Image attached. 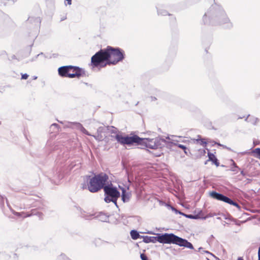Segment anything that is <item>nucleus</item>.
Returning a JSON list of instances; mask_svg holds the SVG:
<instances>
[{
    "mask_svg": "<svg viewBox=\"0 0 260 260\" xmlns=\"http://www.w3.org/2000/svg\"><path fill=\"white\" fill-rule=\"evenodd\" d=\"M125 58V52L121 48L110 46L101 49L91 58L90 65L94 68H104L107 65H115Z\"/></svg>",
    "mask_w": 260,
    "mask_h": 260,
    "instance_id": "obj_1",
    "label": "nucleus"
},
{
    "mask_svg": "<svg viewBox=\"0 0 260 260\" xmlns=\"http://www.w3.org/2000/svg\"><path fill=\"white\" fill-rule=\"evenodd\" d=\"M206 25H221L225 28H231L233 23L222 7L217 4L212 5L203 17Z\"/></svg>",
    "mask_w": 260,
    "mask_h": 260,
    "instance_id": "obj_2",
    "label": "nucleus"
},
{
    "mask_svg": "<svg viewBox=\"0 0 260 260\" xmlns=\"http://www.w3.org/2000/svg\"><path fill=\"white\" fill-rule=\"evenodd\" d=\"M155 237L148 236H143V241L145 243H155L158 242L162 244H174L181 247H184L190 249H193L192 244L187 240L179 237L173 233H157Z\"/></svg>",
    "mask_w": 260,
    "mask_h": 260,
    "instance_id": "obj_3",
    "label": "nucleus"
},
{
    "mask_svg": "<svg viewBox=\"0 0 260 260\" xmlns=\"http://www.w3.org/2000/svg\"><path fill=\"white\" fill-rule=\"evenodd\" d=\"M85 178L88 179L87 189L92 193L98 192L104 189L109 180L108 175L105 173L95 174L92 177L87 175Z\"/></svg>",
    "mask_w": 260,
    "mask_h": 260,
    "instance_id": "obj_4",
    "label": "nucleus"
},
{
    "mask_svg": "<svg viewBox=\"0 0 260 260\" xmlns=\"http://www.w3.org/2000/svg\"><path fill=\"white\" fill-rule=\"evenodd\" d=\"M58 75L61 77L70 78H78L85 76V71L79 67L74 66H64L58 69Z\"/></svg>",
    "mask_w": 260,
    "mask_h": 260,
    "instance_id": "obj_5",
    "label": "nucleus"
},
{
    "mask_svg": "<svg viewBox=\"0 0 260 260\" xmlns=\"http://www.w3.org/2000/svg\"><path fill=\"white\" fill-rule=\"evenodd\" d=\"M103 189L105 202L107 203L112 202L117 208H118L117 201L120 197V193L117 187L114 186L112 183L110 182V183H106Z\"/></svg>",
    "mask_w": 260,
    "mask_h": 260,
    "instance_id": "obj_6",
    "label": "nucleus"
},
{
    "mask_svg": "<svg viewBox=\"0 0 260 260\" xmlns=\"http://www.w3.org/2000/svg\"><path fill=\"white\" fill-rule=\"evenodd\" d=\"M167 142L166 140L159 137L154 139L141 138L139 141V145L144 146L148 148L156 149L162 148L166 145H167Z\"/></svg>",
    "mask_w": 260,
    "mask_h": 260,
    "instance_id": "obj_7",
    "label": "nucleus"
},
{
    "mask_svg": "<svg viewBox=\"0 0 260 260\" xmlns=\"http://www.w3.org/2000/svg\"><path fill=\"white\" fill-rule=\"evenodd\" d=\"M114 138L117 141L122 145H133L134 144H137L139 145V141L141 140V138H140L137 135H133L132 136H123L121 134H116L114 136Z\"/></svg>",
    "mask_w": 260,
    "mask_h": 260,
    "instance_id": "obj_8",
    "label": "nucleus"
},
{
    "mask_svg": "<svg viewBox=\"0 0 260 260\" xmlns=\"http://www.w3.org/2000/svg\"><path fill=\"white\" fill-rule=\"evenodd\" d=\"M171 137H170L169 136L166 137V139L168 140V141L167 142V146H172V145L177 146L178 147L182 149L183 150H187V147L182 144H180L177 143H175L176 142H177L178 141L177 140L173 139V138L176 137V136H171Z\"/></svg>",
    "mask_w": 260,
    "mask_h": 260,
    "instance_id": "obj_9",
    "label": "nucleus"
},
{
    "mask_svg": "<svg viewBox=\"0 0 260 260\" xmlns=\"http://www.w3.org/2000/svg\"><path fill=\"white\" fill-rule=\"evenodd\" d=\"M210 196L217 200L226 202L228 197L224 196V194L217 192L216 191H212L210 193Z\"/></svg>",
    "mask_w": 260,
    "mask_h": 260,
    "instance_id": "obj_10",
    "label": "nucleus"
},
{
    "mask_svg": "<svg viewBox=\"0 0 260 260\" xmlns=\"http://www.w3.org/2000/svg\"><path fill=\"white\" fill-rule=\"evenodd\" d=\"M73 125V127L82 133L87 136H91V134L83 126V125L79 122H70Z\"/></svg>",
    "mask_w": 260,
    "mask_h": 260,
    "instance_id": "obj_11",
    "label": "nucleus"
},
{
    "mask_svg": "<svg viewBox=\"0 0 260 260\" xmlns=\"http://www.w3.org/2000/svg\"><path fill=\"white\" fill-rule=\"evenodd\" d=\"M122 193H121V200L123 203L128 202L131 198V193L126 192L124 188H121Z\"/></svg>",
    "mask_w": 260,
    "mask_h": 260,
    "instance_id": "obj_12",
    "label": "nucleus"
},
{
    "mask_svg": "<svg viewBox=\"0 0 260 260\" xmlns=\"http://www.w3.org/2000/svg\"><path fill=\"white\" fill-rule=\"evenodd\" d=\"M29 23H34V25L37 27L40 26L41 24V19L39 17H29L27 20Z\"/></svg>",
    "mask_w": 260,
    "mask_h": 260,
    "instance_id": "obj_13",
    "label": "nucleus"
},
{
    "mask_svg": "<svg viewBox=\"0 0 260 260\" xmlns=\"http://www.w3.org/2000/svg\"><path fill=\"white\" fill-rule=\"evenodd\" d=\"M208 156L209 158L208 160V161H212V163L214 164L216 167H218L219 166L218 160L213 153L208 152Z\"/></svg>",
    "mask_w": 260,
    "mask_h": 260,
    "instance_id": "obj_14",
    "label": "nucleus"
},
{
    "mask_svg": "<svg viewBox=\"0 0 260 260\" xmlns=\"http://www.w3.org/2000/svg\"><path fill=\"white\" fill-rule=\"evenodd\" d=\"M156 9L158 15L173 16V14H170L166 10L157 7Z\"/></svg>",
    "mask_w": 260,
    "mask_h": 260,
    "instance_id": "obj_15",
    "label": "nucleus"
},
{
    "mask_svg": "<svg viewBox=\"0 0 260 260\" xmlns=\"http://www.w3.org/2000/svg\"><path fill=\"white\" fill-rule=\"evenodd\" d=\"M245 120L253 125H256L259 121L258 118L250 115H248Z\"/></svg>",
    "mask_w": 260,
    "mask_h": 260,
    "instance_id": "obj_16",
    "label": "nucleus"
},
{
    "mask_svg": "<svg viewBox=\"0 0 260 260\" xmlns=\"http://www.w3.org/2000/svg\"><path fill=\"white\" fill-rule=\"evenodd\" d=\"M96 217L101 221L107 222L108 220L109 216L104 213L100 212L96 216Z\"/></svg>",
    "mask_w": 260,
    "mask_h": 260,
    "instance_id": "obj_17",
    "label": "nucleus"
},
{
    "mask_svg": "<svg viewBox=\"0 0 260 260\" xmlns=\"http://www.w3.org/2000/svg\"><path fill=\"white\" fill-rule=\"evenodd\" d=\"M130 235L131 236V238L133 240H137L140 237H142L143 236H141L139 233V232L135 230H132L130 232Z\"/></svg>",
    "mask_w": 260,
    "mask_h": 260,
    "instance_id": "obj_18",
    "label": "nucleus"
},
{
    "mask_svg": "<svg viewBox=\"0 0 260 260\" xmlns=\"http://www.w3.org/2000/svg\"><path fill=\"white\" fill-rule=\"evenodd\" d=\"M202 214V211H200L197 214H195V215L192 214V219H206L209 217V216H201Z\"/></svg>",
    "mask_w": 260,
    "mask_h": 260,
    "instance_id": "obj_19",
    "label": "nucleus"
},
{
    "mask_svg": "<svg viewBox=\"0 0 260 260\" xmlns=\"http://www.w3.org/2000/svg\"><path fill=\"white\" fill-rule=\"evenodd\" d=\"M226 203H228L230 205H232L235 207H236L238 209H240L241 207L235 201H233L230 198H228L226 201L225 202Z\"/></svg>",
    "mask_w": 260,
    "mask_h": 260,
    "instance_id": "obj_20",
    "label": "nucleus"
},
{
    "mask_svg": "<svg viewBox=\"0 0 260 260\" xmlns=\"http://www.w3.org/2000/svg\"><path fill=\"white\" fill-rule=\"evenodd\" d=\"M226 203H228L230 205H232L235 207H236L238 209H240L241 207L235 201H233L230 198H228L226 201L225 202Z\"/></svg>",
    "mask_w": 260,
    "mask_h": 260,
    "instance_id": "obj_21",
    "label": "nucleus"
},
{
    "mask_svg": "<svg viewBox=\"0 0 260 260\" xmlns=\"http://www.w3.org/2000/svg\"><path fill=\"white\" fill-rule=\"evenodd\" d=\"M233 163L232 165L231 171L233 172H237L238 170H240V169L237 166L236 164L233 160H232Z\"/></svg>",
    "mask_w": 260,
    "mask_h": 260,
    "instance_id": "obj_22",
    "label": "nucleus"
},
{
    "mask_svg": "<svg viewBox=\"0 0 260 260\" xmlns=\"http://www.w3.org/2000/svg\"><path fill=\"white\" fill-rule=\"evenodd\" d=\"M253 152L255 154V157L260 160V148L254 149Z\"/></svg>",
    "mask_w": 260,
    "mask_h": 260,
    "instance_id": "obj_23",
    "label": "nucleus"
},
{
    "mask_svg": "<svg viewBox=\"0 0 260 260\" xmlns=\"http://www.w3.org/2000/svg\"><path fill=\"white\" fill-rule=\"evenodd\" d=\"M90 136L93 137L96 140L102 141L103 140V137L101 134H97L96 135H91Z\"/></svg>",
    "mask_w": 260,
    "mask_h": 260,
    "instance_id": "obj_24",
    "label": "nucleus"
},
{
    "mask_svg": "<svg viewBox=\"0 0 260 260\" xmlns=\"http://www.w3.org/2000/svg\"><path fill=\"white\" fill-rule=\"evenodd\" d=\"M107 129L110 131L112 134H116L117 131V129L114 126H108Z\"/></svg>",
    "mask_w": 260,
    "mask_h": 260,
    "instance_id": "obj_25",
    "label": "nucleus"
},
{
    "mask_svg": "<svg viewBox=\"0 0 260 260\" xmlns=\"http://www.w3.org/2000/svg\"><path fill=\"white\" fill-rule=\"evenodd\" d=\"M58 260H71L69 258L67 257L64 254H61L58 257Z\"/></svg>",
    "mask_w": 260,
    "mask_h": 260,
    "instance_id": "obj_26",
    "label": "nucleus"
},
{
    "mask_svg": "<svg viewBox=\"0 0 260 260\" xmlns=\"http://www.w3.org/2000/svg\"><path fill=\"white\" fill-rule=\"evenodd\" d=\"M106 129H107V128H106L104 126H100L97 129V134H102L103 133H104L105 132V130Z\"/></svg>",
    "mask_w": 260,
    "mask_h": 260,
    "instance_id": "obj_27",
    "label": "nucleus"
},
{
    "mask_svg": "<svg viewBox=\"0 0 260 260\" xmlns=\"http://www.w3.org/2000/svg\"><path fill=\"white\" fill-rule=\"evenodd\" d=\"M179 214L180 215H182L183 216H185L186 218L192 219V214H185L182 212H178Z\"/></svg>",
    "mask_w": 260,
    "mask_h": 260,
    "instance_id": "obj_28",
    "label": "nucleus"
},
{
    "mask_svg": "<svg viewBox=\"0 0 260 260\" xmlns=\"http://www.w3.org/2000/svg\"><path fill=\"white\" fill-rule=\"evenodd\" d=\"M196 141L200 142V144L203 146H206L207 144V143L203 139H197Z\"/></svg>",
    "mask_w": 260,
    "mask_h": 260,
    "instance_id": "obj_29",
    "label": "nucleus"
},
{
    "mask_svg": "<svg viewBox=\"0 0 260 260\" xmlns=\"http://www.w3.org/2000/svg\"><path fill=\"white\" fill-rule=\"evenodd\" d=\"M86 179V183H82L81 184V188L83 189H87L88 186V179Z\"/></svg>",
    "mask_w": 260,
    "mask_h": 260,
    "instance_id": "obj_30",
    "label": "nucleus"
},
{
    "mask_svg": "<svg viewBox=\"0 0 260 260\" xmlns=\"http://www.w3.org/2000/svg\"><path fill=\"white\" fill-rule=\"evenodd\" d=\"M140 257L142 260H148L147 256L144 253H141L140 254Z\"/></svg>",
    "mask_w": 260,
    "mask_h": 260,
    "instance_id": "obj_31",
    "label": "nucleus"
},
{
    "mask_svg": "<svg viewBox=\"0 0 260 260\" xmlns=\"http://www.w3.org/2000/svg\"><path fill=\"white\" fill-rule=\"evenodd\" d=\"M37 212L38 211L36 210V209H32L30 212L31 216L36 215L37 214Z\"/></svg>",
    "mask_w": 260,
    "mask_h": 260,
    "instance_id": "obj_32",
    "label": "nucleus"
},
{
    "mask_svg": "<svg viewBox=\"0 0 260 260\" xmlns=\"http://www.w3.org/2000/svg\"><path fill=\"white\" fill-rule=\"evenodd\" d=\"M28 77V75L26 73L21 74V79H26Z\"/></svg>",
    "mask_w": 260,
    "mask_h": 260,
    "instance_id": "obj_33",
    "label": "nucleus"
},
{
    "mask_svg": "<svg viewBox=\"0 0 260 260\" xmlns=\"http://www.w3.org/2000/svg\"><path fill=\"white\" fill-rule=\"evenodd\" d=\"M36 215L39 217L40 219H42L43 218V214L41 212H38Z\"/></svg>",
    "mask_w": 260,
    "mask_h": 260,
    "instance_id": "obj_34",
    "label": "nucleus"
},
{
    "mask_svg": "<svg viewBox=\"0 0 260 260\" xmlns=\"http://www.w3.org/2000/svg\"><path fill=\"white\" fill-rule=\"evenodd\" d=\"M58 126H59V125L57 123H53L51 125L50 128H52L54 127V128H56L57 129H58Z\"/></svg>",
    "mask_w": 260,
    "mask_h": 260,
    "instance_id": "obj_35",
    "label": "nucleus"
},
{
    "mask_svg": "<svg viewBox=\"0 0 260 260\" xmlns=\"http://www.w3.org/2000/svg\"><path fill=\"white\" fill-rule=\"evenodd\" d=\"M46 147L47 148H52V147H53L52 142L50 141L47 142Z\"/></svg>",
    "mask_w": 260,
    "mask_h": 260,
    "instance_id": "obj_36",
    "label": "nucleus"
},
{
    "mask_svg": "<svg viewBox=\"0 0 260 260\" xmlns=\"http://www.w3.org/2000/svg\"><path fill=\"white\" fill-rule=\"evenodd\" d=\"M22 213H24V212H21V213H20V212H13V214L17 216H20V215Z\"/></svg>",
    "mask_w": 260,
    "mask_h": 260,
    "instance_id": "obj_37",
    "label": "nucleus"
},
{
    "mask_svg": "<svg viewBox=\"0 0 260 260\" xmlns=\"http://www.w3.org/2000/svg\"><path fill=\"white\" fill-rule=\"evenodd\" d=\"M23 214H25V215H24L25 217H27L31 216V214H30V212H29L24 213Z\"/></svg>",
    "mask_w": 260,
    "mask_h": 260,
    "instance_id": "obj_38",
    "label": "nucleus"
},
{
    "mask_svg": "<svg viewBox=\"0 0 260 260\" xmlns=\"http://www.w3.org/2000/svg\"><path fill=\"white\" fill-rule=\"evenodd\" d=\"M66 2L69 5H71L72 4V0H65V3H66ZM65 4L67 5L66 3H65Z\"/></svg>",
    "mask_w": 260,
    "mask_h": 260,
    "instance_id": "obj_39",
    "label": "nucleus"
},
{
    "mask_svg": "<svg viewBox=\"0 0 260 260\" xmlns=\"http://www.w3.org/2000/svg\"><path fill=\"white\" fill-rule=\"evenodd\" d=\"M12 258L13 260H18V257L16 254H13Z\"/></svg>",
    "mask_w": 260,
    "mask_h": 260,
    "instance_id": "obj_40",
    "label": "nucleus"
},
{
    "mask_svg": "<svg viewBox=\"0 0 260 260\" xmlns=\"http://www.w3.org/2000/svg\"><path fill=\"white\" fill-rule=\"evenodd\" d=\"M145 233L146 234H151V235H156V234L154 233V232H152V231H147L146 232H145Z\"/></svg>",
    "mask_w": 260,
    "mask_h": 260,
    "instance_id": "obj_41",
    "label": "nucleus"
},
{
    "mask_svg": "<svg viewBox=\"0 0 260 260\" xmlns=\"http://www.w3.org/2000/svg\"><path fill=\"white\" fill-rule=\"evenodd\" d=\"M203 252L207 253V254H210V255L214 256V255L212 253H211L210 252H209L208 251L203 250Z\"/></svg>",
    "mask_w": 260,
    "mask_h": 260,
    "instance_id": "obj_42",
    "label": "nucleus"
},
{
    "mask_svg": "<svg viewBox=\"0 0 260 260\" xmlns=\"http://www.w3.org/2000/svg\"><path fill=\"white\" fill-rule=\"evenodd\" d=\"M172 209L173 211H174L175 212V213H178L179 214L178 212H180V211H178V210L176 209L174 207H172Z\"/></svg>",
    "mask_w": 260,
    "mask_h": 260,
    "instance_id": "obj_43",
    "label": "nucleus"
},
{
    "mask_svg": "<svg viewBox=\"0 0 260 260\" xmlns=\"http://www.w3.org/2000/svg\"><path fill=\"white\" fill-rule=\"evenodd\" d=\"M150 98H151L152 101L156 100V98L155 97L151 96Z\"/></svg>",
    "mask_w": 260,
    "mask_h": 260,
    "instance_id": "obj_44",
    "label": "nucleus"
},
{
    "mask_svg": "<svg viewBox=\"0 0 260 260\" xmlns=\"http://www.w3.org/2000/svg\"><path fill=\"white\" fill-rule=\"evenodd\" d=\"M171 17V19L173 20V21H175L176 20V18L173 15V16H170Z\"/></svg>",
    "mask_w": 260,
    "mask_h": 260,
    "instance_id": "obj_45",
    "label": "nucleus"
},
{
    "mask_svg": "<svg viewBox=\"0 0 260 260\" xmlns=\"http://www.w3.org/2000/svg\"><path fill=\"white\" fill-rule=\"evenodd\" d=\"M126 174H127V176H128V182H131V181L129 179V173H128V171H126Z\"/></svg>",
    "mask_w": 260,
    "mask_h": 260,
    "instance_id": "obj_46",
    "label": "nucleus"
},
{
    "mask_svg": "<svg viewBox=\"0 0 260 260\" xmlns=\"http://www.w3.org/2000/svg\"><path fill=\"white\" fill-rule=\"evenodd\" d=\"M241 174L243 176L246 175V174L244 173V172L243 170L241 171Z\"/></svg>",
    "mask_w": 260,
    "mask_h": 260,
    "instance_id": "obj_47",
    "label": "nucleus"
},
{
    "mask_svg": "<svg viewBox=\"0 0 260 260\" xmlns=\"http://www.w3.org/2000/svg\"><path fill=\"white\" fill-rule=\"evenodd\" d=\"M215 144H217L218 146H220L223 147L224 145L220 144L219 143H215Z\"/></svg>",
    "mask_w": 260,
    "mask_h": 260,
    "instance_id": "obj_48",
    "label": "nucleus"
},
{
    "mask_svg": "<svg viewBox=\"0 0 260 260\" xmlns=\"http://www.w3.org/2000/svg\"><path fill=\"white\" fill-rule=\"evenodd\" d=\"M16 59V56H15V55H13L11 56V59Z\"/></svg>",
    "mask_w": 260,
    "mask_h": 260,
    "instance_id": "obj_49",
    "label": "nucleus"
},
{
    "mask_svg": "<svg viewBox=\"0 0 260 260\" xmlns=\"http://www.w3.org/2000/svg\"><path fill=\"white\" fill-rule=\"evenodd\" d=\"M187 150H188V151H189V150H188V149H187V150H183L184 152L186 155H187V154H188Z\"/></svg>",
    "mask_w": 260,
    "mask_h": 260,
    "instance_id": "obj_50",
    "label": "nucleus"
},
{
    "mask_svg": "<svg viewBox=\"0 0 260 260\" xmlns=\"http://www.w3.org/2000/svg\"><path fill=\"white\" fill-rule=\"evenodd\" d=\"M0 197L1 198L2 201L3 202L4 199V197H3L2 196H1V195H0Z\"/></svg>",
    "mask_w": 260,
    "mask_h": 260,
    "instance_id": "obj_51",
    "label": "nucleus"
},
{
    "mask_svg": "<svg viewBox=\"0 0 260 260\" xmlns=\"http://www.w3.org/2000/svg\"><path fill=\"white\" fill-rule=\"evenodd\" d=\"M237 260H244V259L242 257H239L238 258Z\"/></svg>",
    "mask_w": 260,
    "mask_h": 260,
    "instance_id": "obj_52",
    "label": "nucleus"
},
{
    "mask_svg": "<svg viewBox=\"0 0 260 260\" xmlns=\"http://www.w3.org/2000/svg\"><path fill=\"white\" fill-rule=\"evenodd\" d=\"M223 148H226L227 149H229V150H230L231 149L228 147H226V146H223Z\"/></svg>",
    "mask_w": 260,
    "mask_h": 260,
    "instance_id": "obj_53",
    "label": "nucleus"
},
{
    "mask_svg": "<svg viewBox=\"0 0 260 260\" xmlns=\"http://www.w3.org/2000/svg\"><path fill=\"white\" fill-rule=\"evenodd\" d=\"M43 55V53L41 52V53L39 54L36 57H37L38 56H40V55Z\"/></svg>",
    "mask_w": 260,
    "mask_h": 260,
    "instance_id": "obj_54",
    "label": "nucleus"
},
{
    "mask_svg": "<svg viewBox=\"0 0 260 260\" xmlns=\"http://www.w3.org/2000/svg\"><path fill=\"white\" fill-rule=\"evenodd\" d=\"M37 79V76H35L33 77V79L36 80Z\"/></svg>",
    "mask_w": 260,
    "mask_h": 260,
    "instance_id": "obj_55",
    "label": "nucleus"
},
{
    "mask_svg": "<svg viewBox=\"0 0 260 260\" xmlns=\"http://www.w3.org/2000/svg\"><path fill=\"white\" fill-rule=\"evenodd\" d=\"M202 249H203V248L202 247H200V248H199V251H201V250H202Z\"/></svg>",
    "mask_w": 260,
    "mask_h": 260,
    "instance_id": "obj_56",
    "label": "nucleus"
},
{
    "mask_svg": "<svg viewBox=\"0 0 260 260\" xmlns=\"http://www.w3.org/2000/svg\"><path fill=\"white\" fill-rule=\"evenodd\" d=\"M6 200L7 204L8 206H9V204H8V200H7V198H6Z\"/></svg>",
    "mask_w": 260,
    "mask_h": 260,
    "instance_id": "obj_57",
    "label": "nucleus"
},
{
    "mask_svg": "<svg viewBox=\"0 0 260 260\" xmlns=\"http://www.w3.org/2000/svg\"><path fill=\"white\" fill-rule=\"evenodd\" d=\"M247 180L248 181V182H250L251 181V180L250 179H247Z\"/></svg>",
    "mask_w": 260,
    "mask_h": 260,
    "instance_id": "obj_58",
    "label": "nucleus"
},
{
    "mask_svg": "<svg viewBox=\"0 0 260 260\" xmlns=\"http://www.w3.org/2000/svg\"><path fill=\"white\" fill-rule=\"evenodd\" d=\"M29 200L30 201V200H32V199H29ZM33 200H35V201H36V200H35V199H33Z\"/></svg>",
    "mask_w": 260,
    "mask_h": 260,
    "instance_id": "obj_59",
    "label": "nucleus"
},
{
    "mask_svg": "<svg viewBox=\"0 0 260 260\" xmlns=\"http://www.w3.org/2000/svg\"><path fill=\"white\" fill-rule=\"evenodd\" d=\"M258 260H260V256H258Z\"/></svg>",
    "mask_w": 260,
    "mask_h": 260,
    "instance_id": "obj_60",
    "label": "nucleus"
},
{
    "mask_svg": "<svg viewBox=\"0 0 260 260\" xmlns=\"http://www.w3.org/2000/svg\"><path fill=\"white\" fill-rule=\"evenodd\" d=\"M207 260H210L208 258H206Z\"/></svg>",
    "mask_w": 260,
    "mask_h": 260,
    "instance_id": "obj_61",
    "label": "nucleus"
},
{
    "mask_svg": "<svg viewBox=\"0 0 260 260\" xmlns=\"http://www.w3.org/2000/svg\"><path fill=\"white\" fill-rule=\"evenodd\" d=\"M138 103H139V102H138V103L136 104V105H138Z\"/></svg>",
    "mask_w": 260,
    "mask_h": 260,
    "instance_id": "obj_62",
    "label": "nucleus"
}]
</instances>
